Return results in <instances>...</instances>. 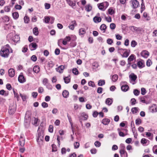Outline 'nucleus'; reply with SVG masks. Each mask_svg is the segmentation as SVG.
<instances>
[{
    "mask_svg": "<svg viewBox=\"0 0 157 157\" xmlns=\"http://www.w3.org/2000/svg\"><path fill=\"white\" fill-rule=\"evenodd\" d=\"M118 78V76L117 75H114L112 76V80L113 82H116Z\"/></svg>",
    "mask_w": 157,
    "mask_h": 157,
    "instance_id": "obj_29",
    "label": "nucleus"
},
{
    "mask_svg": "<svg viewBox=\"0 0 157 157\" xmlns=\"http://www.w3.org/2000/svg\"><path fill=\"white\" fill-rule=\"evenodd\" d=\"M98 6L99 9L100 10L104 11L105 10L102 2L100 4H98Z\"/></svg>",
    "mask_w": 157,
    "mask_h": 157,
    "instance_id": "obj_24",
    "label": "nucleus"
},
{
    "mask_svg": "<svg viewBox=\"0 0 157 157\" xmlns=\"http://www.w3.org/2000/svg\"><path fill=\"white\" fill-rule=\"evenodd\" d=\"M16 110V107L14 105L10 106L9 107V114H14Z\"/></svg>",
    "mask_w": 157,
    "mask_h": 157,
    "instance_id": "obj_5",
    "label": "nucleus"
},
{
    "mask_svg": "<svg viewBox=\"0 0 157 157\" xmlns=\"http://www.w3.org/2000/svg\"><path fill=\"white\" fill-rule=\"evenodd\" d=\"M146 91L145 89L144 88L141 89V94L143 95H144L146 93Z\"/></svg>",
    "mask_w": 157,
    "mask_h": 157,
    "instance_id": "obj_54",
    "label": "nucleus"
},
{
    "mask_svg": "<svg viewBox=\"0 0 157 157\" xmlns=\"http://www.w3.org/2000/svg\"><path fill=\"white\" fill-rule=\"evenodd\" d=\"M126 49H125L120 48L118 50V53L121 54V53H123L124 51H126Z\"/></svg>",
    "mask_w": 157,
    "mask_h": 157,
    "instance_id": "obj_52",
    "label": "nucleus"
},
{
    "mask_svg": "<svg viewBox=\"0 0 157 157\" xmlns=\"http://www.w3.org/2000/svg\"><path fill=\"white\" fill-rule=\"evenodd\" d=\"M135 56L134 55L132 54L128 58V62H131L132 61L134 58Z\"/></svg>",
    "mask_w": 157,
    "mask_h": 157,
    "instance_id": "obj_32",
    "label": "nucleus"
},
{
    "mask_svg": "<svg viewBox=\"0 0 157 157\" xmlns=\"http://www.w3.org/2000/svg\"><path fill=\"white\" fill-rule=\"evenodd\" d=\"M131 111L133 114L136 113L138 112V108L137 107H134L131 109Z\"/></svg>",
    "mask_w": 157,
    "mask_h": 157,
    "instance_id": "obj_42",
    "label": "nucleus"
},
{
    "mask_svg": "<svg viewBox=\"0 0 157 157\" xmlns=\"http://www.w3.org/2000/svg\"><path fill=\"white\" fill-rule=\"evenodd\" d=\"M37 46L35 43H30L29 45V48L31 51L35 50L37 48Z\"/></svg>",
    "mask_w": 157,
    "mask_h": 157,
    "instance_id": "obj_6",
    "label": "nucleus"
},
{
    "mask_svg": "<svg viewBox=\"0 0 157 157\" xmlns=\"http://www.w3.org/2000/svg\"><path fill=\"white\" fill-rule=\"evenodd\" d=\"M129 28L132 31H139V28L134 26H130Z\"/></svg>",
    "mask_w": 157,
    "mask_h": 157,
    "instance_id": "obj_25",
    "label": "nucleus"
},
{
    "mask_svg": "<svg viewBox=\"0 0 157 157\" xmlns=\"http://www.w3.org/2000/svg\"><path fill=\"white\" fill-rule=\"evenodd\" d=\"M33 71L34 72L38 73L40 71V67L38 66H35L33 68Z\"/></svg>",
    "mask_w": 157,
    "mask_h": 157,
    "instance_id": "obj_18",
    "label": "nucleus"
},
{
    "mask_svg": "<svg viewBox=\"0 0 157 157\" xmlns=\"http://www.w3.org/2000/svg\"><path fill=\"white\" fill-rule=\"evenodd\" d=\"M113 103V100L112 99L108 98L105 101V103L109 105H111Z\"/></svg>",
    "mask_w": 157,
    "mask_h": 157,
    "instance_id": "obj_21",
    "label": "nucleus"
},
{
    "mask_svg": "<svg viewBox=\"0 0 157 157\" xmlns=\"http://www.w3.org/2000/svg\"><path fill=\"white\" fill-rule=\"evenodd\" d=\"M73 73L75 75H77L78 74V71L76 68H73L72 70Z\"/></svg>",
    "mask_w": 157,
    "mask_h": 157,
    "instance_id": "obj_41",
    "label": "nucleus"
},
{
    "mask_svg": "<svg viewBox=\"0 0 157 157\" xmlns=\"http://www.w3.org/2000/svg\"><path fill=\"white\" fill-rule=\"evenodd\" d=\"M74 145L75 148H77L79 146V143L78 142H75L74 143Z\"/></svg>",
    "mask_w": 157,
    "mask_h": 157,
    "instance_id": "obj_59",
    "label": "nucleus"
},
{
    "mask_svg": "<svg viewBox=\"0 0 157 157\" xmlns=\"http://www.w3.org/2000/svg\"><path fill=\"white\" fill-rule=\"evenodd\" d=\"M10 8L9 6H6L4 8V10L5 12H9L10 11Z\"/></svg>",
    "mask_w": 157,
    "mask_h": 157,
    "instance_id": "obj_55",
    "label": "nucleus"
},
{
    "mask_svg": "<svg viewBox=\"0 0 157 157\" xmlns=\"http://www.w3.org/2000/svg\"><path fill=\"white\" fill-rule=\"evenodd\" d=\"M33 33L35 35H37L38 34L39 32L38 29L37 27H36L33 29Z\"/></svg>",
    "mask_w": 157,
    "mask_h": 157,
    "instance_id": "obj_28",
    "label": "nucleus"
},
{
    "mask_svg": "<svg viewBox=\"0 0 157 157\" xmlns=\"http://www.w3.org/2000/svg\"><path fill=\"white\" fill-rule=\"evenodd\" d=\"M31 59L34 62H35L37 60V57L35 55H33L31 57Z\"/></svg>",
    "mask_w": 157,
    "mask_h": 157,
    "instance_id": "obj_58",
    "label": "nucleus"
},
{
    "mask_svg": "<svg viewBox=\"0 0 157 157\" xmlns=\"http://www.w3.org/2000/svg\"><path fill=\"white\" fill-rule=\"evenodd\" d=\"M12 16L14 19H17L19 17V14L17 12H15L12 13Z\"/></svg>",
    "mask_w": 157,
    "mask_h": 157,
    "instance_id": "obj_31",
    "label": "nucleus"
},
{
    "mask_svg": "<svg viewBox=\"0 0 157 157\" xmlns=\"http://www.w3.org/2000/svg\"><path fill=\"white\" fill-rule=\"evenodd\" d=\"M64 68V66L63 65H61L58 68H56V71L60 73H61L63 72V70Z\"/></svg>",
    "mask_w": 157,
    "mask_h": 157,
    "instance_id": "obj_15",
    "label": "nucleus"
},
{
    "mask_svg": "<svg viewBox=\"0 0 157 157\" xmlns=\"http://www.w3.org/2000/svg\"><path fill=\"white\" fill-rule=\"evenodd\" d=\"M85 8L86 11L89 12L91 10L92 6L90 4H88L85 6Z\"/></svg>",
    "mask_w": 157,
    "mask_h": 157,
    "instance_id": "obj_19",
    "label": "nucleus"
},
{
    "mask_svg": "<svg viewBox=\"0 0 157 157\" xmlns=\"http://www.w3.org/2000/svg\"><path fill=\"white\" fill-rule=\"evenodd\" d=\"M121 88L122 91L126 92L128 90L129 86L127 85H124L121 86Z\"/></svg>",
    "mask_w": 157,
    "mask_h": 157,
    "instance_id": "obj_17",
    "label": "nucleus"
},
{
    "mask_svg": "<svg viewBox=\"0 0 157 157\" xmlns=\"http://www.w3.org/2000/svg\"><path fill=\"white\" fill-rule=\"evenodd\" d=\"M137 65L140 68H142L144 66V63L143 60L141 59L137 63Z\"/></svg>",
    "mask_w": 157,
    "mask_h": 157,
    "instance_id": "obj_8",
    "label": "nucleus"
},
{
    "mask_svg": "<svg viewBox=\"0 0 157 157\" xmlns=\"http://www.w3.org/2000/svg\"><path fill=\"white\" fill-rule=\"evenodd\" d=\"M53 127L52 125H50L48 128V131L51 132L52 133L53 132Z\"/></svg>",
    "mask_w": 157,
    "mask_h": 157,
    "instance_id": "obj_49",
    "label": "nucleus"
},
{
    "mask_svg": "<svg viewBox=\"0 0 157 157\" xmlns=\"http://www.w3.org/2000/svg\"><path fill=\"white\" fill-rule=\"evenodd\" d=\"M32 95L33 98H36L37 96L38 93L36 92H33L32 93Z\"/></svg>",
    "mask_w": 157,
    "mask_h": 157,
    "instance_id": "obj_64",
    "label": "nucleus"
},
{
    "mask_svg": "<svg viewBox=\"0 0 157 157\" xmlns=\"http://www.w3.org/2000/svg\"><path fill=\"white\" fill-rule=\"evenodd\" d=\"M150 109L152 112H157V107L155 105L153 104L151 107Z\"/></svg>",
    "mask_w": 157,
    "mask_h": 157,
    "instance_id": "obj_14",
    "label": "nucleus"
},
{
    "mask_svg": "<svg viewBox=\"0 0 157 157\" xmlns=\"http://www.w3.org/2000/svg\"><path fill=\"white\" fill-rule=\"evenodd\" d=\"M120 153L121 157H127L128 154L125 150H121L120 151Z\"/></svg>",
    "mask_w": 157,
    "mask_h": 157,
    "instance_id": "obj_11",
    "label": "nucleus"
},
{
    "mask_svg": "<svg viewBox=\"0 0 157 157\" xmlns=\"http://www.w3.org/2000/svg\"><path fill=\"white\" fill-rule=\"evenodd\" d=\"M110 28L112 29H114L115 28L116 25L114 23H111L110 25Z\"/></svg>",
    "mask_w": 157,
    "mask_h": 157,
    "instance_id": "obj_61",
    "label": "nucleus"
},
{
    "mask_svg": "<svg viewBox=\"0 0 157 157\" xmlns=\"http://www.w3.org/2000/svg\"><path fill=\"white\" fill-rule=\"evenodd\" d=\"M101 144L100 142L98 141H96L94 143L95 146L97 147H99L101 145Z\"/></svg>",
    "mask_w": 157,
    "mask_h": 157,
    "instance_id": "obj_60",
    "label": "nucleus"
},
{
    "mask_svg": "<svg viewBox=\"0 0 157 157\" xmlns=\"http://www.w3.org/2000/svg\"><path fill=\"white\" fill-rule=\"evenodd\" d=\"M42 106L44 108H47L48 106V104L45 102H43L41 104Z\"/></svg>",
    "mask_w": 157,
    "mask_h": 157,
    "instance_id": "obj_62",
    "label": "nucleus"
},
{
    "mask_svg": "<svg viewBox=\"0 0 157 157\" xmlns=\"http://www.w3.org/2000/svg\"><path fill=\"white\" fill-rule=\"evenodd\" d=\"M8 73L9 76L12 77L14 76L15 74V70L13 68H10L8 70Z\"/></svg>",
    "mask_w": 157,
    "mask_h": 157,
    "instance_id": "obj_10",
    "label": "nucleus"
},
{
    "mask_svg": "<svg viewBox=\"0 0 157 157\" xmlns=\"http://www.w3.org/2000/svg\"><path fill=\"white\" fill-rule=\"evenodd\" d=\"M137 44V42L135 40H132L131 43V46L132 47H135Z\"/></svg>",
    "mask_w": 157,
    "mask_h": 157,
    "instance_id": "obj_45",
    "label": "nucleus"
},
{
    "mask_svg": "<svg viewBox=\"0 0 157 157\" xmlns=\"http://www.w3.org/2000/svg\"><path fill=\"white\" fill-rule=\"evenodd\" d=\"M133 93L136 96H138L140 94V91L137 89H135L133 91Z\"/></svg>",
    "mask_w": 157,
    "mask_h": 157,
    "instance_id": "obj_53",
    "label": "nucleus"
},
{
    "mask_svg": "<svg viewBox=\"0 0 157 157\" xmlns=\"http://www.w3.org/2000/svg\"><path fill=\"white\" fill-rule=\"evenodd\" d=\"M64 82L66 83H69L70 81V78L69 77H67L64 78Z\"/></svg>",
    "mask_w": 157,
    "mask_h": 157,
    "instance_id": "obj_35",
    "label": "nucleus"
},
{
    "mask_svg": "<svg viewBox=\"0 0 157 157\" xmlns=\"http://www.w3.org/2000/svg\"><path fill=\"white\" fill-rule=\"evenodd\" d=\"M45 8L46 9H48L50 8V4L48 3H45L44 4Z\"/></svg>",
    "mask_w": 157,
    "mask_h": 157,
    "instance_id": "obj_63",
    "label": "nucleus"
},
{
    "mask_svg": "<svg viewBox=\"0 0 157 157\" xmlns=\"http://www.w3.org/2000/svg\"><path fill=\"white\" fill-rule=\"evenodd\" d=\"M13 36V33H10L8 35V37L11 39L15 43H17L20 40V37L18 35H15Z\"/></svg>",
    "mask_w": 157,
    "mask_h": 157,
    "instance_id": "obj_2",
    "label": "nucleus"
},
{
    "mask_svg": "<svg viewBox=\"0 0 157 157\" xmlns=\"http://www.w3.org/2000/svg\"><path fill=\"white\" fill-rule=\"evenodd\" d=\"M110 121L109 119L108 118H105L102 120L101 123L105 125H107Z\"/></svg>",
    "mask_w": 157,
    "mask_h": 157,
    "instance_id": "obj_16",
    "label": "nucleus"
},
{
    "mask_svg": "<svg viewBox=\"0 0 157 157\" xmlns=\"http://www.w3.org/2000/svg\"><path fill=\"white\" fill-rule=\"evenodd\" d=\"M31 112L30 111H27L25 113V119L27 121L26 122L29 123L31 120Z\"/></svg>",
    "mask_w": 157,
    "mask_h": 157,
    "instance_id": "obj_3",
    "label": "nucleus"
},
{
    "mask_svg": "<svg viewBox=\"0 0 157 157\" xmlns=\"http://www.w3.org/2000/svg\"><path fill=\"white\" fill-rule=\"evenodd\" d=\"M69 95V92L66 90H64L62 93V95L63 97L65 98L68 97Z\"/></svg>",
    "mask_w": 157,
    "mask_h": 157,
    "instance_id": "obj_20",
    "label": "nucleus"
},
{
    "mask_svg": "<svg viewBox=\"0 0 157 157\" xmlns=\"http://www.w3.org/2000/svg\"><path fill=\"white\" fill-rule=\"evenodd\" d=\"M106 28V26L105 24H102L100 26V29L101 30L104 31V32H105V29Z\"/></svg>",
    "mask_w": 157,
    "mask_h": 157,
    "instance_id": "obj_36",
    "label": "nucleus"
},
{
    "mask_svg": "<svg viewBox=\"0 0 157 157\" xmlns=\"http://www.w3.org/2000/svg\"><path fill=\"white\" fill-rule=\"evenodd\" d=\"M146 135L147 137H149V139H150V137H152L153 136V134L149 132H146Z\"/></svg>",
    "mask_w": 157,
    "mask_h": 157,
    "instance_id": "obj_51",
    "label": "nucleus"
},
{
    "mask_svg": "<svg viewBox=\"0 0 157 157\" xmlns=\"http://www.w3.org/2000/svg\"><path fill=\"white\" fill-rule=\"evenodd\" d=\"M93 20L95 23L99 22L101 21V19L100 17L95 16L94 17Z\"/></svg>",
    "mask_w": 157,
    "mask_h": 157,
    "instance_id": "obj_23",
    "label": "nucleus"
},
{
    "mask_svg": "<svg viewBox=\"0 0 157 157\" xmlns=\"http://www.w3.org/2000/svg\"><path fill=\"white\" fill-rule=\"evenodd\" d=\"M132 6L133 9L137 8L139 5V2L137 0H132Z\"/></svg>",
    "mask_w": 157,
    "mask_h": 157,
    "instance_id": "obj_9",
    "label": "nucleus"
},
{
    "mask_svg": "<svg viewBox=\"0 0 157 157\" xmlns=\"http://www.w3.org/2000/svg\"><path fill=\"white\" fill-rule=\"evenodd\" d=\"M81 117H83L84 120H86L88 117V115L85 113H82L81 114Z\"/></svg>",
    "mask_w": 157,
    "mask_h": 157,
    "instance_id": "obj_30",
    "label": "nucleus"
},
{
    "mask_svg": "<svg viewBox=\"0 0 157 157\" xmlns=\"http://www.w3.org/2000/svg\"><path fill=\"white\" fill-rule=\"evenodd\" d=\"M67 3L73 8H75V3L71 0H66Z\"/></svg>",
    "mask_w": 157,
    "mask_h": 157,
    "instance_id": "obj_13",
    "label": "nucleus"
},
{
    "mask_svg": "<svg viewBox=\"0 0 157 157\" xmlns=\"http://www.w3.org/2000/svg\"><path fill=\"white\" fill-rule=\"evenodd\" d=\"M152 62L150 59H148L146 62V65L147 67H150L152 64Z\"/></svg>",
    "mask_w": 157,
    "mask_h": 157,
    "instance_id": "obj_40",
    "label": "nucleus"
},
{
    "mask_svg": "<svg viewBox=\"0 0 157 157\" xmlns=\"http://www.w3.org/2000/svg\"><path fill=\"white\" fill-rule=\"evenodd\" d=\"M18 80L19 82L21 83H22L25 81V80L22 75H20L18 78Z\"/></svg>",
    "mask_w": 157,
    "mask_h": 157,
    "instance_id": "obj_12",
    "label": "nucleus"
},
{
    "mask_svg": "<svg viewBox=\"0 0 157 157\" xmlns=\"http://www.w3.org/2000/svg\"><path fill=\"white\" fill-rule=\"evenodd\" d=\"M79 33L80 35H83L84 34L86 33L85 30L84 29L82 28L79 29Z\"/></svg>",
    "mask_w": 157,
    "mask_h": 157,
    "instance_id": "obj_27",
    "label": "nucleus"
},
{
    "mask_svg": "<svg viewBox=\"0 0 157 157\" xmlns=\"http://www.w3.org/2000/svg\"><path fill=\"white\" fill-rule=\"evenodd\" d=\"M43 138V136L41 135L38 134V137L36 139L37 141L38 142H39L40 141L42 140Z\"/></svg>",
    "mask_w": 157,
    "mask_h": 157,
    "instance_id": "obj_39",
    "label": "nucleus"
},
{
    "mask_svg": "<svg viewBox=\"0 0 157 157\" xmlns=\"http://www.w3.org/2000/svg\"><path fill=\"white\" fill-rule=\"evenodd\" d=\"M141 123V120L140 118H138L136 120V125L140 124Z\"/></svg>",
    "mask_w": 157,
    "mask_h": 157,
    "instance_id": "obj_50",
    "label": "nucleus"
},
{
    "mask_svg": "<svg viewBox=\"0 0 157 157\" xmlns=\"http://www.w3.org/2000/svg\"><path fill=\"white\" fill-rule=\"evenodd\" d=\"M99 66V65L98 62H94L93 64V67L94 69H96Z\"/></svg>",
    "mask_w": 157,
    "mask_h": 157,
    "instance_id": "obj_38",
    "label": "nucleus"
},
{
    "mask_svg": "<svg viewBox=\"0 0 157 157\" xmlns=\"http://www.w3.org/2000/svg\"><path fill=\"white\" fill-rule=\"evenodd\" d=\"M24 21L25 23H28L29 21V18L26 16L24 17Z\"/></svg>",
    "mask_w": 157,
    "mask_h": 157,
    "instance_id": "obj_48",
    "label": "nucleus"
},
{
    "mask_svg": "<svg viewBox=\"0 0 157 157\" xmlns=\"http://www.w3.org/2000/svg\"><path fill=\"white\" fill-rule=\"evenodd\" d=\"M88 84L89 86H91L93 87H95V85L94 82L92 81H90L88 83Z\"/></svg>",
    "mask_w": 157,
    "mask_h": 157,
    "instance_id": "obj_33",
    "label": "nucleus"
},
{
    "mask_svg": "<svg viewBox=\"0 0 157 157\" xmlns=\"http://www.w3.org/2000/svg\"><path fill=\"white\" fill-rule=\"evenodd\" d=\"M149 52L146 50H144L141 53V56L145 58H147L149 56Z\"/></svg>",
    "mask_w": 157,
    "mask_h": 157,
    "instance_id": "obj_7",
    "label": "nucleus"
},
{
    "mask_svg": "<svg viewBox=\"0 0 157 157\" xmlns=\"http://www.w3.org/2000/svg\"><path fill=\"white\" fill-rule=\"evenodd\" d=\"M43 83L44 85H47L48 84V80L47 78H44L43 79Z\"/></svg>",
    "mask_w": 157,
    "mask_h": 157,
    "instance_id": "obj_43",
    "label": "nucleus"
},
{
    "mask_svg": "<svg viewBox=\"0 0 157 157\" xmlns=\"http://www.w3.org/2000/svg\"><path fill=\"white\" fill-rule=\"evenodd\" d=\"M129 78H130V82L132 83L133 84H134V83L132 82H135L137 78V76L133 73H131L129 75Z\"/></svg>",
    "mask_w": 157,
    "mask_h": 157,
    "instance_id": "obj_4",
    "label": "nucleus"
},
{
    "mask_svg": "<svg viewBox=\"0 0 157 157\" xmlns=\"http://www.w3.org/2000/svg\"><path fill=\"white\" fill-rule=\"evenodd\" d=\"M129 54L128 52L126 51V50L124 52V53L123 54H121V56L123 57H127L129 56Z\"/></svg>",
    "mask_w": 157,
    "mask_h": 157,
    "instance_id": "obj_37",
    "label": "nucleus"
},
{
    "mask_svg": "<svg viewBox=\"0 0 157 157\" xmlns=\"http://www.w3.org/2000/svg\"><path fill=\"white\" fill-rule=\"evenodd\" d=\"M19 143L20 145L21 146L23 147L24 145L25 140L22 138L21 136L20 138Z\"/></svg>",
    "mask_w": 157,
    "mask_h": 157,
    "instance_id": "obj_22",
    "label": "nucleus"
},
{
    "mask_svg": "<svg viewBox=\"0 0 157 157\" xmlns=\"http://www.w3.org/2000/svg\"><path fill=\"white\" fill-rule=\"evenodd\" d=\"M10 51L9 48L6 47L2 48L0 52V55L4 58H7L9 55Z\"/></svg>",
    "mask_w": 157,
    "mask_h": 157,
    "instance_id": "obj_1",
    "label": "nucleus"
},
{
    "mask_svg": "<svg viewBox=\"0 0 157 157\" xmlns=\"http://www.w3.org/2000/svg\"><path fill=\"white\" fill-rule=\"evenodd\" d=\"M103 88L101 87H99L98 88L97 92L98 93L101 94L102 93Z\"/></svg>",
    "mask_w": 157,
    "mask_h": 157,
    "instance_id": "obj_47",
    "label": "nucleus"
},
{
    "mask_svg": "<svg viewBox=\"0 0 157 157\" xmlns=\"http://www.w3.org/2000/svg\"><path fill=\"white\" fill-rule=\"evenodd\" d=\"M105 82L104 80L100 79L99 80L98 82V85L100 86H102L105 84Z\"/></svg>",
    "mask_w": 157,
    "mask_h": 157,
    "instance_id": "obj_26",
    "label": "nucleus"
},
{
    "mask_svg": "<svg viewBox=\"0 0 157 157\" xmlns=\"http://www.w3.org/2000/svg\"><path fill=\"white\" fill-rule=\"evenodd\" d=\"M117 131L118 132L119 135L121 137H124L125 136V135L122 132L120 131L119 128L117 129Z\"/></svg>",
    "mask_w": 157,
    "mask_h": 157,
    "instance_id": "obj_44",
    "label": "nucleus"
},
{
    "mask_svg": "<svg viewBox=\"0 0 157 157\" xmlns=\"http://www.w3.org/2000/svg\"><path fill=\"white\" fill-rule=\"evenodd\" d=\"M20 96L23 101H25L26 100V97L25 95L20 94Z\"/></svg>",
    "mask_w": 157,
    "mask_h": 157,
    "instance_id": "obj_57",
    "label": "nucleus"
},
{
    "mask_svg": "<svg viewBox=\"0 0 157 157\" xmlns=\"http://www.w3.org/2000/svg\"><path fill=\"white\" fill-rule=\"evenodd\" d=\"M102 4H103V6L105 10V9L108 7L109 6V3L107 2H102Z\"/></svg>",
    "mask_w": 157,
    "mask_h": 157,
    "instance_id": "obj_46",
    "label": "nucleus"
},
{
    "mask_svg": "<svg viewBox=\"0 0 157 157\" xmlns=\"http://www.w3.org/2000/svg\"><path fill=\"white\" fill-rule=\"evenodd\" d=\"M107 43L109 44H111L113 42V40L110 38L108 39L107 40Z\"/></svg>",
    "mask_w": 157,
    "mask_h": 157,
    "instance_id": "obj_56",
    "label": "nucleus"
},
{
    "mask_svg": "<svg viewBox=\"0 0 157 157\" xmlns=\"http://www.w3.org/2000/svg\"><path fill=\"white\" fill-rule=\"evenodd\" d=\"M149 140L144 138H143L141 140V143L142 144H147Z\"/></svg>",
    "mask_w": 157,
    "mask_h": 157,
    "instance_id": "obj_34",
    "label": "nucleus"
}]
</instances>
